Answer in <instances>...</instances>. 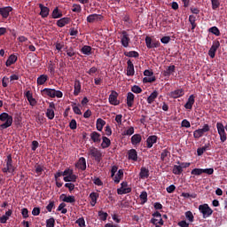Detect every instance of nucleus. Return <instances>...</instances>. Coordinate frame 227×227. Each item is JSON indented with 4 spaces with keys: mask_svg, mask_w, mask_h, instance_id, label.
I'll use <instances>...</instances> for the list:
<instances>
[{
    "mask_svg": "<svg viewBox=\"0 0 227 227\" xmlns=\"http://www.w3.org/2000/svg\"><path fill=\"white\" fill-rule=\"evenodd\" d=\"M101 221H107L108 214L104 211H98V213Z\"/></svg>",
    "mask_w": 227,
    "mask_h": 227,
    "instance_id": "864d4df0",
    "label": "nucleus"
},
{
    "mask_svg": "<svg viewBox=\"0 0 227 227\" xmlns=\"http://www.w3.org/2000/svg\"><path fill=\"white\" fill-rule=\"evenodd\" d=\"M191 175H193V176H200V175H203V168H193L191 171Z\"/></svg>",
    "mask_w": 227,
    "mask_h": 227,
    "instance_id": "de8ad7c7",
    "label": "nucleus"
},
{
    "mask_svg": "<svg viewBox=\"0 0 227 227\" xmlns=\"http://www.w3.org/2000/svg\"><path fill=\"white\" fill-rule=\"evenodd\" d=\"M209 33H212V35H215V36H221V31L217 27H212L208 29Z\"/></svg>",
    "mask_w": 227,
    "mask_h": 227,
    "instance_id": "a18cd8bd",
    "label": "nucleus"
},
{
    "mask_svg": "<svg viewBox=\"0 0 227 227\" xmlns=\"http://www.w3.org/2000/svg\"><path fill=\"white\" fill-rule=\"evenodd\" d=\"M75 168L81 169L82 171H86V158L81 157L78 162L75 164Z\"/></svg>",
    "mask_w": 227,
    "mask_h": 227,
    "instance_id": "f3484780",
    "label": "nucleus"
},
{
    "mask_svg": "<svg viewBox=\"0 0 227 227\" xmlns=\"http://www.w3.org/2000/svg\"><path fill=\"white\" fill-rule=\"evenodd\" d=\"M189 22L192 26V31H194V29H196V27L198 26V24H196V16L190 15L189 16Z\"/></svg>",
    "mask_w": 227,
    "mask_h": 227,
    "instance_id": "a19ab883",
    "label": "nucleus"
},
{
    "mask_svg": "<svg viewBox=\"0 0 227 227\" xmlns=\"http://www.w3.org/2000/svg\"><path fill=\"white\" fill-rule=\"evenodd\" d=\"M175 72V65L169 66L163 71L164 77H169Z\"/></svg>",
    "mask_w": 227,
    "mask_h": 227,
    "instance_id": "c9c22d12",
    "label": "nucleus"
},
{
    "mask_svg": "<svg viewBox=\"0 0 227 227\" xmlns=\"http://www.w3.org/2000/svg\"><path fill=\"white\" fill-rule=\"evenodd\" d=\"M17 59H18L17 56L12 54V55L8 58V59L6 60L5 66H6V67H12V65H14V63H17Z\"/></svg>",
    "mask_w": 227,
    "mask_h": 227,
    "instance_id": "bb28decb",
    "label": "nucleus"
},
{
    "mask_svg": "<svg viewBox=\"0 0 227 227\" xmlns=\"http://www.w3.org/2000/svg\"><path fill=\"white\" fill-rule=\"evenodd\" d=\"M59 198L64 203H75V196L74 195L67 196V194L62 193Z\"/></svg>",
    "mask_w": 227,
    "mask_h": 227,
    "instance_id": "dca6fc26",
    "label": "nucleus"
},
{
    "mask_svg": "<svg viewBox=\"0 0 227 227\" xmlns=\"http://www.w3.org/2000/svg\"><path fill=\"white\" fill-rule=\"evenodd\" d=\"M0 121L4 122L3 124L0 125V129L4 130V129L12 127L13 123V117L8 114V113H2L0 114Z\"/></svg>",
    "mask_w": 227,
    "mask_h": 227,
    "instance_id": "7ed1b4c3",
    "label": "nucleus"
},
{
    "mask_svg": "<svg viewBox=\"0 0 227 227\" xmlns=\"http://www.w3.org/2000/svg\"><path fill=\"white\" fill-rule=\"evenodd\" d=\"M136 98V96L132 92H128L127 98H126V104L128 107H132L134 106V100Z\"/></svg>",
    "mask_w": 227,
    "mask_h": 227,
    "instance_id": "aec40b11",
    "label": "nucleus"
},
{
    "mask_svg": "<svg viewBox=\"0 0 227 227\" xmlns=\"http://www.w3.org/2000/svg\"><path fill=\"white\" fill-rule=\"evenodd\" d=\"M185 217L188 219L190 223H194V215H192V212L186 211L185 212Z\"/></svg>",
    "mask_w": 227,
    "mask_h": 227,
    "instance_id": "6e6d98bb",
    "label": "nucleus"
},
{
    "mask_svg": "<svg viewBox=\"0 0 227 227\" xmlns=\"http://www.w3.org/2000/svg\"><path fill=\"white\" fill-rule=\"evenodd\" d=\"M221 47V43L219 41H214L211 48L208 51V56L212 59L215 58V52H217V49Z\"/></svg>",
    "mask_w": 227,
    "mask_h": 227,
    "instance_id": "f8f14e48",
    "label": "nucleus"
},
{
    "mask_svg": "<svg viewBox=\"0 0 227 227\" xmlns=\"http://www.w3.org/2000/svg\"><path fill=\"white\" fill-rule=\"evenodd\" d=\"M43 97H50V98H63V92L55 89L45 88L41 90Z\"/></svg>",
    "mask_w": 227,
    "mask_h": 227,
    "instance_id": "f03ea898",
    "label": "nucleus"
},
{
    "mask_svg": "<svg viewBox=\"0 0 227 227\" xmlns=\"http://www.w3.org/2000/svg\"><path fill=\"white\" fill-rule=\"evenodd\" d=\"M69 22H70L69 18H61L57 21V26L59 27H65V26H67V24H68Z\"/></svg>",
    "mask_w": 227,
    "mask_h": 227,
    "instance_id": "473e14b6",
    "label": "nucleus"
},
{
    "mask_svg": "<svg viewBox=\"0 0 227 227\" xmlns=\"http://www.w3.org/2000/svg\"><path fill=\"white\" fill-rule=\"evenodd\" d=\"M74 97L79 96V93H81V90H82L81 81L79 80L74 81Z\"/></svg>",
    "mask_w": 227,
    "mask_h": 227,
    "instance_id": "393cba45",
    "label": "nucleus"
},
{
    "mask_svg": "<svg viewBox=\"0 0 227 227\" xmlns=\"http://www.w3.org/2000/svg\"><path fill=\"white\" fill-rule=\"evenodd\" d=\"M69 129H71V130H75V129H77V121H75V119L71 120L69 122Z\"/></svg>",
    "mask_w": 227,
    "mask_h": 227,
    "instance_id": "680f3d73",
    "label": "nucleus"
},
{
    "mask_svg": "<svg viewBox=\"0 0 227 227\" xmlns=\"http://www.w3.org/2000/svg\"><path fill=\"white\" fill-rule=\"evenodd\" d=\"M124 56L127 58H139V53L136 51H124Z\"/></svg>",
    "mask_w": 227,
    "mask_h": 227,
    "instance_id": "c03bdc74",
    "label": "nucleus"
},
{
    "mask_svg": "<svg viewBox=\"0 0 227 227\" xmlns=\"http://www.w3.org/2000/svg\"><path fill=\"white\" fill-rule=\"evenodd\" d=\"M145 45L147 49H157V47H160V42L157 40H152V37H145Z\"/></svg>",
    "mask_w": 227,
    "mask_h": 227,
    "instance_id": "9d476101",
    "label": "nucleus"
},
{
    "mask_svg": "<svg viewBox=\"0 0 227 227\" xmlns=\"http://www.w3.org/2000/svg\"><path fill=\"white\" fill-rule=\"evenodd\" d=\"M108 100L111 106H120V101H118V92L115 90H112Z\"/></svg>",
    "mask_w": 227,
    "mask_h": 227,
    "instance_id": "ddd939ff",
    "label": "nucleus"
},
{
    "mask_svg": "<svg viewBox=\"0 0 227 227\" xmlns=\"http://www.w3.org/2000/svg\"><path fill=\"white\" fill-rule=\"evenodd\" d=\"M128 159L129 160H134V162H137V151H136V149H130L128 151Z\"/></svg>",
    "mask_w": 227,
    "mask_h": 227,
    "instance_id": "4be33fe9",
    "label": "nucleus"
},
{
    "mask_svg": "<svg viewBox=\"0 0 227 227\" xmlns=\"http://www.w3.org/2000/svg\"><path fill=\"white\" fill-rule=\"evenodd\" d=\"M76 224L80 227H86V221L84 220V217H80L75 221Z\"/></svg>",
    "mask_w": 227,
    "mask_h": 227,
    "instance_id": "4d7b16f0",
    "label": "nucleus"
},
{
    "mask_svg": "<svg viewBox=\"0 0 227 227\" xmlns=\"http://www.w3.org/2000/svg\"><path fill=\"white\" fill-rule=\"evenodd\" d=\"M39 8L41 10L40 15L43 19H46V17H49V12H51L49 7H46L43 4H39Z\"/></svg>",
    "mask_w": 227,
    "mask_h": 227,
    "instance_id": "a211bd4d",
    "label": "nucleus"
},
{
    "mask_svg": "<svg viewBox=\"0 0 227 227\" xmlns=\"http://www.w3.org/2000/svg\"><path fill=\"white\" fill-rule=\"evenodd\" d=\"M65 187H67V189H68L69 192H72V191H74V189H75V184H74L72 183H67V184H65Z\"/></svg>",
    "mask_w": 227,
    "mask_h": 227,
    "instance_id": "338daca9",
    "label": "nucleus"
},
{
    "mask_svg": "<svg viewBox=\"0 0 227 227\" xmlns=\"http://www.w3.org/2000/svg\"><path fill=\"white\" fill-rule=\"evenodd\" d=\"M153 217L150 220V223L153 226H164V220L162 219V215L160 212L156 211L152 214Z\"/></svg>",
    "mask_w": 227,
    "mask_h": 227,
    "instance_id": "20e7f679",
    "label": "nucleus"
},
{
    "mask_svg": "<svg viewBox=\"0 0 227 227\" xmlns=\"http://www.w3.org/2000/svg\"><path fill=\"white\" fill-rule=\"evenodd\" d=\"M127 75L128 76H133L134 74H136V71L134 70V63H132V60L129 59L127 61Z\"/></svg>",
    "mask_w": 227,
    "mask_h": 227,
    "instance_id": "6ab92c4d",
    "label": "nucleus"
},
{
    "mask_svg": "<svg viewBox=\"0 0 227 227\" xmlns=\"http://www.w3.org/2000/svg\"><path fill=\"white\" fill-rule=\"evenodd\" d=\"M121 43L125 49H127L130 43V37L129 33H127L125 30L121 32Z\"/></svg>",
    "mask_w": 227,
    "mask_h": 227,
    "instance_id": "1a4fd4ad",
    "label": "nucleus"
},
{
    "mask_svg": "<svg viewBox=\"0 0 227 227\" xmlns=\"http://www.w3.org/2000/svg\"><path fill=\"white\" fill-rule=\"evenodd\" d=\"M54 201L51 200L50 203L47 205L46 209L48 210V212H52V208H54Z\"/></svg>",
    "mask_w": 227,
    "mask_h": 227,
    "instance_id": "774afa93",
    "label": "nucleus"
},
{
    "mask_svg": "<svg viewBox=\"0 0 227 227\" xmlns=\"http://www.w3.org/2000/svg\"><path fill=\"white\" fill-rule=\"evenodd\" d=\"M212 10H217L221 6V2L219 0H211Z\"/></svg>",
    "mask_w": 227,
    "mask_h": 227,
    "instance_id": "13d9d810",
    "label": "nucleus"
},
{
    "mask_svg": "<svg viewBox=\"0 0 227 227\" xmlns=\"http://www.w3.org/2000/svg\"><path fill=\"white\" fill-rule=\"evenodd\" d=\"M207 150H210V143H208L207 145H205L202 147H200L197 149V155H199V157H201V155L203 153H205V152H207Z\"/></svg>",
    "mask_w": 227,
    "mask_h": 227,
    "instance_id": "c85d7f7f",
    "label": "nucleus"
},
{
    "mask_svg": "<svg viewBox=\"0 0 227 227\" xmlns=\"http://www.w3.org/2000/svg\"><path fill=\"white\" fill-rule=\"evenodd\" d=\"M91 51H92L91 46L84 45L81 49V53L84 54L85 56H91V54H92Z\"/></svg>",
    "mask_w": 227,
    "mask_h": 227,
    "instance_id": "cd10ccee",
    "label": "nucleus"
},
{
    "mask_svg": "<svg viewBox=\"0 0 227 227\" xmlns=\"http://www.w3.org/2000/svg\"><path fill=\"white\" fill-rule=\"evenodd\" d=\"M90 139L93 141V143H100V133L93 131L92 133H90Z\"/></svg>",
    "mask_w": 227,
    "mask_h": 227,
    "instance_id": "c756f323",
    "label": "nucleus"
},
{
    "mask_svg": "<svg viewBox=\"0 0 227 227\" xmlns=\"http://www.w3.org/2000/svg\"><path fill=\"white\" fill-rule=\"evenodd\" d=\"M102 20H104V16H102V14L93 13L87 17V22H89V24H93L94 22H102Z\"/></svg>",
    "mask_w": 227,
    "mask_h": 227,
    "instance_id": "9b49d317",
    "label": "nucleus"
},
{
    "mask_svg": "<svg viewBox=\"0 0 227 227\" xmlns=\"http://www.w3.org/2000/svg\"><path fill=\"white\" fill-rule=\"evenodd\" d=\"M171 157V153L168 149H164L160 153V159L164 162V160H168Z\"/></svg>",
    "mask_w": 227,
    "mask_h": 227,
    "instance_id": "2f4dec72",
    "label": "nucleus"
},
{
    "mask_svg": "<svg viewBox=\"0 0 227 227\" xmlns=\"http://www.w3.org/2000/svg\"><path fill=\"white\" fill-rule=\"evenodd\" d=\"M131 91L133 93L139 94V93L143 92V89H141V87H139L137 85H134L133 87H131Z\"/></svg>",
    "mask_w": 227,
    "mask_h": 227,
    "instance_id": "052dcab7",
    "label": "nucleus"
},
{
    "mask_svg": "<svg viewBox=\"0 0 227 227\" xmlns=\"http://www.w3.org/2000/svg\"><path fill=\"white\" fill-rule=\"evenodd\" d=\"M49 81V76L47 74H41L37 77V86H43Z\"/></svg>",
    "mask_w": 227,
    "mask_h": 227,
    "instance_id": "b1692460",
    "label": "nucleus"
},
{
    "mask_svg": "<svg viewBox=\"0 0 227 227\" xmlns=\"http://www.w3.org/2000/svg\"><path fill=\"white\" fill-rule=\"evenodd\" d=\"M184 95H185L184 89H177L176 90L171 91L169 97L171 98H180V97H184Z\"/></svg>",
    "mask_w": 227,
    "mask_h": 227,
    "instance_id": "2eb2a0df",
    "label": "nucleus"
},
{
    "mask_svg": "<svg viewBox=\"0 0 227 227\" xmlns=\"http://www.w3.org/2000/svg\"><path fill=\"white\" fill-rule=\"evenodd\" d=\"M101 146L103 149L109 148L111 146V140L107 137H103Z\"/></svg>",
    "mask_w": 227,
    "mask_h": 227,
    "instance_id": "ea45409f",
    "label": "nucleus"
},
{
    "mask_svg": "<svg viewBox=\"0 0 227 227\" xmlns=\"http://www.w3.org/2000/svg\"><path fill=\"white\" fill-rule=\"evenodd\" d=\"M199 211L202 214L203 219L210 217L214 214V210L211 209L208 204H202L199 206Z\"/></svg>",
    "mask_w": 227,
    "mask_h": 227,
    "instance_id": "39448f33",
    "label": "nucleus"
},
{
    "mask_svg": "<svg viewBox=\"0 0 227 227\" xmlns=\"http://www.w3.org/2000/svg\"><path fill=\"white\" fill-rule=\"evenodd\" d=\"M89 153L91 155V157L94 158L96 162H100L102 160V153L98 151V149L95 147H90L89 149Z\"/></svg>",
    "mask_w": 227,
    "mask_h": 227,
    "instance_id": "6e6552de",
    "label": "nucleus"
},
{
    "mask_svg": "<svg viewBox=\"0 0 227 227\" xmlns=\"http://www.w3.org/2000/svg\"><path fill=\"white\" fill-rule=\"evenodd\" d=\"M181 196H182V198H193V199H195V198H197L198 195L196 193L191 194L189 192H183L181 194Z\"/></svg>",
    "mask_w": 227,
    "mask_h": 227,
    "instance_id": "0e129e2a",
    "label": "nucleus"
},
{
    "mask_svg": "<svg viewBox=\"0 0 227 227\" xmlns=\"http://www.w3.org/2000/svg\"><path fill=\"white\" fill-rule=\"evenodd\" d=\"M140 200H142V205H145L148 201V193L146 192H142L140 194Z\"/></svg>",
    "mask_w": 227,
    "mask_h": 227,
    "instance_id": "3c124183",
    "label": "nucleus"
},
{
    "mask_svg": "<svg viewBox=\"0 0 227 227\" xmlns=\"http://www.w3.org/2000/svg\"><path fill=\"white\" fill-rule=\"evenodd\" d=\"M106 125V121H104L103 119L101 118H98L97 120V122H96V127H97V129L99 131V132H102V129H104V126Z\"/></svg>",
    "mask_w": 227,
    "mask_h": 227,
    "instance_id": "e433bc0d",
    "label": "nucleus"
},
{
    "mask_svg": "<svg viewBox=\"0 0 227 227\" xmlns=\"http://www.w3.org/2000/svg\"><path fill=\"white\" fill-rule=\"evenodd\" d=\"M46 116L48 117V120H54V109L47 108Z\"/></svg>",
    "mask_w": 227,
    "mask_h": 227,
    "instance_id": "49530a36",
    "label": "nucleus"
},
{
    "mask_svg": "<svg viewBox=\"0 0 227 227\" xmlns=\"http://www.w3.org/2000/svg\"><path fill=\"white\" fill-rule=\"evenodd\" d=\"M12 11L13 8H12V6L1 7L0 15L3 17V19H6L7 17H10V12Z\"/></svg>",
    "mask_w": 227,
    "mask_h": 227,
    "instance_id": "4468645a",
    "label": "nucleus"
},
{
    "mask_svg": "<svg viewBox=\"0 0 227 227\" xmlns=\"http://www.w3.org/2000/svg\"><path fill=\"white\" fill-rule=\"evenodd\" d=\"M157 139H158V137L155 135L149 136L146 139L147 148H152L153 146V145H155V143H157Z\"/></svg>",
    "mask_w": 227,
    "mask_h": 227,
    "instance_id": "412c9836",
    "label": "nucleus"
},
{
    "mask_svg": "<svg viewBox=\"0 0 227 227\" xmlns=\"http://www.w3.org/2000/svg\"><path fill=\"white\" fill-rule=\"evenodd\" d=\"M64 176V182H77V176L74 174V170L71 168H66L65 171H58L54 174V178H59Z\"/></svg>",
    "mask_w": 227,
    "mask_h": 227,
    "instance_id": "f257e3e1",
    "label": "nucleus"
},
{
    "mask_svg": "<svg viewBox=\"0 0 227 227\" xmlns=\"http://www.w3.org/2000/svg\"><path fill=\"white\" fill-rule=\"evenodd\" d=\"M130 192H132V188H130V187L117 189V194H119V195L129 194Z\"/></svg>",
    "mask_w": 227,
    "mask_h": 227,
    "instance_id": "58836bf2",
    "label": "nucleus"
},
{
    "mask_svg": "<svg viewBox=\"0 0 227 227\" xmlns=\"http://www.w3.org/2000/svg\"><path fill=\"white\" fill-rule=\"evenodd\" d=\"M157 81V78L155 76H146L143 79V82L146 84V82H155Z\"/></svg>",
    "mask_w": 227,
    "mask_h": 227,
    "instance_id": "5fc2aeb1",
    "label": "nucleus"
},
{
    "mask_svg": "<svg viewBox=\"0 0 227 227\" xmlns=\"http://www.w3.org/2000/svg\"><path fill=\"white\" fill-rule=\"evenodd\" d=\"M181 127H184L185 129L191 128V122L187 121V119H184L181 122Z\"/></svg>",
    "mask_w": 227,
    "mask_h": 227,
    "instance_id": "69168bd1",
    "label": "nucleus"
},
{
    "mask_svg": "<svg viewBox=\"0 0 227 227\" xmlns=\"http://www.w3.org/2000/svg\"><path fill=\"white\" fill-rule=\"evenodd\" d=\"M159 97V92L157 90H154L151 95L147 98V103L148 104H153L155 102V99Z\"/></svg>",
    "mask_w": 227,
    "mask_h": 227,
    "instance_id": "72a5a7b5",
    "label": "nucleus"
},
{
    "mask_svg": "<svg viewBox=\"0 0 227 227\" xmlns=\"http://www.w3.org/2000/svg\"><path fill=\"white\" fill-rule=\"evenodd\" d=\"M139 176L140 178H142V180H145V178H148L150 176V170H148V168H146L145 167H142L140 169Z\"/></svg>",
    "mask_w": 227,
    "mask_h": 227,
    "instance_id": "a878e982",
    "label": "nucleus"
},
{
    "mask_svg": "<svg viewBox=\"0 0 227 227\" xmlns=\"http://www.w3.org/2000/svg\"><path fill=\"white\" fill-rule=\"evenodd\" d=\"M67 52V56H68V58H71V59H74V56H75V50H74V47H70L69 49H67L66 51Z\"/></svg>",
    "mask_w": 227,
    "mask_h": 227,
    "instance_id": "09e8293b",
    "label": "nucleus"
},
{
    "mask_svg": "<svg viewBox=\"0 0 227 227\" xmlns=\"http://www.w3.org/2000/svg\"><path fill=\"white\" fill-rule=\"evenodd\" d=\"M142 137H141V135L139 134H135L131 137V145H139V143H141L142 141Z\"/></svg>",
    "mask_w": 227,
    "mask_h": 227,
    "instance_id": "7c9ffc66",
    "label": "nucleus"
},
{
    "mask_svg": "<svg viewBox=\"0 0 227 227\" xmlns=\"http://www.w3.org/2000/svg\"><path fill=\"white\" fill-rule=\"evenodd\" d=\"M56 226V220L54 217H51L50 219L46 220V227H54Z\"/></svg>",
    "mask_w": 227,
    "mask_h": 227,
    "instance_id": "8fccbe9b",
    "label": "nucleus"
},
{
    "mask_svg": "<svg viewBox=\"0 0 227 227\" xmlns=\"http://www.w3.org/2000/svg\"><path fill=\"white\" fill-rule=\"evenodd\" d=\"M195 98H196V97L192 94L188 98V100H187L186 104L184 105V108L185 109H192V106H194V102H196Z\"/></svg>",
    "mask_w": 227,
    "mask_h": 227,
    "instance_id": "5701e85b",
    "label": "nucleus"
},
{
    "mask_svg": "<svg viewBox=\"0 0 227 227\" xmlns=\"http://www.w3.org/2000/svg\"><path fill=\"white\" fill-rule=\"evenodd\" d=\"M90 198L91 200V201H90L91 207H95V205H97V200H98V193L92 192L90 194Z\"/></svg>",
    "mask_w": 227,
    "mask_h": 227,
    "instance_id": "f704fd0d",
    "label": "nucleus"
},
{
    "mask_svg": "<svg viewBox=\"0 0 227 227\" xmlns=\"http://www.w3.org/2000/svg\"><path fill=\"white\" fill-rule=\"evenodd\" d=\"M123 178V170L119 169L116 176H114V184H120V181Z\"/></svg>",
    "mask_w": 227,
    "mask_h": 227,
    "instance_id": "4c0bfd02",
    "label": "nucleus"
},
{
    "mask_svg": "<svg viewBox=\"0 0 227 227\" xmlns=\"http://www.w3.org/2000/svg\"><path fill=\"white\" fill-rule=\"evenodd\" d=\"M184 172V168L180 165H175L172 169V173L174 175H182Z\"/></svg>",
    "mask_w": 227,
    "mask_h": 227,
    "instance_id": "37998d69",
    "label": "nucleus"
},
{
    "mask_svg": "<svg viewBox=\"0 0 227 227\" xmlns=\"http://www.w3.org/2000/svg\"><path fill=\"white\" fill-rule=\"evenodd\" d=\"M210 131V126L208 124H204L202 129H198L193 132V137L195 139H200V137H203L205 133Z\"/></svg>",
    "mask_w": 227,
    "mask_h": 227,
    "instance_id": "0eeeda50",
    "label": "nucleus"
},
{
    "mask_svg": "<svg viewBox=\"0 0 227 227\" xmlns=\"http://www.w3.org/2000/svg\"><path fill=\"white\" fill-rule=\"evenodd\" d=\"M51 17L52 19H61V17H63V13H61L59 9L56 7L52 12Z\"/></svg>",
    "mask_w": 227,
    "mask_h": 227,
    "instance_id": "79ce46f5",
    "label": "nucleus"
},
{
    "mask_svg": "<svg viewBox=\"0 0 227 227\" xmlns=\"http://www.w3.org/2000/svg\"><path fill=\"white\" fill-rule=\"evenodd\" d=\"M12 155H8L6 159V167L2 169L3 173H11L13 175L15 173V167L12 164Z\"/></svg>",
    "mask_w": 227,
    "mask_h": 227,
    "instance_id": "423d86ee",
    "label": "nucleus"
},
{
    "mask_svg": "<svg viewBox=\"0 0 227 227\" xmlns=\"http://www.w3.org/2000/svg\"><path fill=\"white\" fill-rule=\"evenodd\" d=\"M216 129H217V130H218V134H221V133H223V132H225V130H224V125H223L222 122H217V123H216Z\"/></svg>",
    "mask_w": 227,
    "mask_h": 227,
    "instance_id": "e2e57ef3",
    "label": "nucleus"
},
{
    "mask_svg": "<svg viewBox=\"0 0 227 227\" xmlns=\"http://www.w3.org/2000/svg\"><path fill=\"white\" fill-rule=\"evenodd\" d=\"M72 12L74 13H81V12H82V7H81V4H73Z\"/></svg>",
    "mask_w": 227,
    "mask_h": 227,
    "instance_id": "603ef678",
    "label": "nucleus"
},
{
    "mask_svg": "<svg viewBox=\"0 0 227 227\" xmlns=\"http://www.w3.org/2000/svg\"><path fill=\"white\" fill-rule=\"evenodd\" d=\"M132 134H134V127H129L123 131L122 136H132Z\"/></svg>",
    "mask_w": 227,
    "mask_h": 227,
    "instance_id": "bf43d9fd",
    "label": "nucleus"
}]
</instances>
